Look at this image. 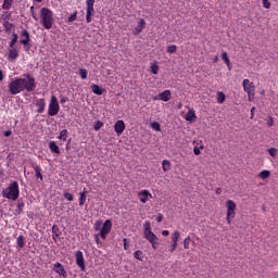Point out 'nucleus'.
I'll return each mask as SVG.
<instances>
[{
    "label": "nucleus",
    "instance_id": "obj_64",
    "mask_svg": "<svg viewBox=\"0 0 278 278\" xmlns=\"http://www.w3.org/2000/svg\"><path fill=\"white\" fill-rule=\"evenodd\" d=\"M83 192H85V194H88V191H86V189H84Z\"/></svg>",
    "mask_w": 278,
    "mask_h": 278
},
{
    "label": "nucleus",
    "instance_id": "obj_55",
    "mask_svg": "<svg viewBox=\"0 0 278 278\" xmlns=\"http://www.w3.org/2000/svg\"><path fill=\"white\" fill-rule=\"evenodd\" d=\"M94 239H96L97 244H101V242L99 241V235H96Z\"/></svg>",
    "mask_w": 278,
    "mask_h": 278
},
{
    "label": "nucleus",
    "instance_id": "obj_28",
    "mask_svg": "<svg viewBox=\"0 0 278 278\" xmlns=\"http://www.w3.org/2000/svg\"><path fill=\"white\" fill-rule=\"evenodd\" d=\"M190 242H192V239L190 238V236H187L182 241L185 250L190 249Z\"/></svg>",
    "mask_w": 278,
    "mask_h": 278
},
{
    "label": "nucleus",
    "instance_id": "obj_33",
    "mask_svg": "<svg viewBox=\"0 0 278 278\" xmlns=\"http://www.w3.org/2000/svg\"><path fill=\"white\" fill-rule=\"evenodd\" d=\"M159 71H160V66L157 65V63H152L151 64V73L153 75H157Z\"/></svg>",
    "mask_w": 278,
    "mask_h": 278
},
{
    "label": "nucleus",
    "instance_id": "obj_3",
    "mask_svg": "<svg viewBox=\"0 0 278 278\" xmlns=\"http://www.w3.org/2000/svg\"><path fill=\"white\" fill-rule=\"evenodd\" d=\"M18 194H21V191L18 190L17 181L11 182L9 187L2 190V197L4 199H9L10 201H16V199H18Z\"/></svg>",
    "mask_w": 278,
    "mask_h": 278
},
{
    "label": "nucleus",
    "instance_id": "obj_43",
    "mask_svg": "<svg viewBox=\"0 0 278 278\" xmlns=\"http://www.w3.org/2000/svg\"><path fill=\"white\" fill-rule=\"evenodd\" d=\"M268 153H269V155H271V157H275L278 153V150H277V148H270L268 150Z\"/></svg>",
    "mask_w": 278,
    "mask_h": 278
},
{
    "label": "nucleus",
    "instance_id": "obj_36",
    "mask_svg": "<svg viewBox=\"0 0 278 278\" xmlns=\"http://www.w3.org/2000/svg\"><path fill=\"white\" fill-rule=\"evenodd\" d=\"M103 127V122L97 121L93 125L94 131H99Z\"/></svg>",
    "mask_w": 278,
    "mask_h": 278
},
{
    "label": "nucleus",
    "instance_id": "obj_50",
    "mask_svg": "<svg viewBox=\"0 0 278 278\" xmlns=\"http://www.w3.org/2000/svg\"><path fill=\"white\" fill-rule=\"evenodd\" d=\"M123 242H124V249L125 251H127V249H129V245L127 244V239H124Z\"/></svg>",
    "mask_w": 278,
    "mask_h": 278
},
{
    "label": "nucleus",
    "instance_id": "obj_30",
    "mask_svg": "<svg viewBox=\"0 0 278 278\" xmlns=\"http://www.w3.org/2000/svg\"><path fill=\"white\" fill-rule=\"evenodd\" d=\"M13 2H14V0H4L3 4H2V9L3 10H10L12 8Z\"/></svg>",
    "mask_w": 278,
    "mask_h": 278
},
{
    "label": "nucleus",
    "instance_id": "obj_62",
    "mask_svg": "<svg viewBox=\"0 0 278 278\" xmlns=\"http://www.w3.org/2000/svg\"><path fill=\"white\" fill-rule=\"evenodd\" d=\"M96 225L99 227V225H101V222H97Z\"/></svg>",
    "mask_w": 278,
    "mask_h": 278
},
{
    "label": "nucleus",
    "instance_id": "obj_22",
    "mask_svg": "<svg viewBox=\"0 0 278 278\" xmlns=\"http://www.w3.org/2000/svg\"><path fill=\"white\" fill-rule=\"evenodd\" d=\"M18 58V50L10 49L8 60H16Z\"/></svg>",
    "mask_w": 278,
    "mask_h": 278
},
{
    "label": "nucleus",
    "instance_id": "obj_39",
    "mask_svg": "<svg viewBox=\"0 0 278 278\" xmlns=\"http://www.w3.org/2000/svg\"><path fill=\"white\" fill-rule=\"evenodd\" d=\"M143 233H147V232H149V231H151V222H146L144 224H143Z\"/></svg>",
    "mask_w": 278,
    "mask_h": 278
},
{
    "label": "nucleus",
    "instance_id": "obj_21",
    "mask_svg": "<svg viewBox=\"0 0 278 278\" xmlns=\"http://www.w3.org/2000/svg\"><path fill=\"white\" fill-rule=\"evenodd\" d=\"M49 149L52 153L60 154V147L58 146V143H55V141H50Z\"/></svg>",
    "mask_w": 278,
    "mask_h": 278
},
{
    "label": "nucleus",
    "instance_id": "obj_58",
    "mask_svg": "<svg viewBox=\"0 0 278 278\" xmlns=\"http://www.w3.org/2000/svg\"><path fill=\"white\" fill-rule=\"evenodd\" d=\"M157 100H160V96L153 97V101H157Z\"/></svg>",
    "mask_w": 278,
    "mask_h": 278
},
{
    "label": "nucleus",
    "instance_id": "obj_53",
    "mask_svg": "<svg viewBox=\"0 0 278 278\" xmlns=\"http://www.w3.org/2000/svg\"><path fill=\"white\" fill-rule=\"evenodd\" d=\"M4 136H5L7 138H9V136H12V131H10V130L4 131Z\"/></svg>",
    "mask_w": 278,
    "mask_h": 278
},
{
    "label": "nucleus",
    "instance_id": "obj_32",
    "mask_svg": "<svg viewBox=\"0 0 278 278\" xmlns=\"http://www.w3.org/2000/svg\"><path fill=\"white\" fill-rule=\"evenodd\" d=\"M34 170H35V173H36L37 179H41V180H42V173L40 172V166L35 165V166H34Z\"/></svg>",
    "mask_w": 278,
    "mask_h": 278
},
{
    "label": "nucleus",
    "instance_id": "obj_13",
    "mask_svg": "<svg viewBox=\"0 0 278 278\" xmlns=\"http://www.w3.org/2000/svg\"><path fill=\"white\" fill-rule=\"evenodd\" d=\"M144 27H147V22L143 18L139 20L137 27L134 29L135 36H138V34H141Z\"/></svg>",
    "mask_w": 278,
    "mask_h": 278
},
{
    "label": "nucleus",
    "instance_id": "obj_31",
    "mask_svg": "<svg viewBox=\"0 0 278 278\" xmlns=\"http://www.w3.org/2000/svg\"><path fill=\"white\" fill-rule=\"evenodd\" d=\"M226 96L223 93V91L217 92V103H225Z\"/></svg>",
    "mask_w": 278,
    "mask_h": 278
},
{
    "label": "nucleus",
    "instance_id": "obj_61",
    "mask_svg": "<svg viewBox=\"0 0 278 278\" xmlns=\"http://www.w3.org/2000/svg\"><path fill=\"white\" fill-rule=\"evenodd\" d=\"M37 3H42L43 0H35Z\"/></svg>",
    "mask_w": 278,
    "mask_h": 278
},
{
    "label": "nucleus",
    "instance_id": "obj_51",
    "mask_svg": "<svg viewBox=\"0 0 278 278\" xmlns=\"http://www.w3.org/2000/svg\"><path fill=\"white\" fill-rule=\"evenodd\" d=\"M254 116H255V106L251 109V118H253Z\"/></svg>",
    "mask_w": 278,
    "mask_h": 278
},
{
    "label": "nucleus",
    "instance_id": "obj_14",
    "mask_svg": "<svg viewBox=\"0 0 278 278\" xmlns=\"http://www.w3.org/2000/svg\"><path fill=\"white\" fill-rule=\"evenodd\" d=\"M185 119L188 123H194L197 121V113L193 111V109H190L187 114L185 115Z\"/></svg>",
    "mask_w": 278,
    "mask_h": 278
},
{
    "label": "nucleus",
    "instance_id": "obj_4",
    "mask_svg": "<svg viewBox=\"0 0 278 278\" xmlns=\"http://www.w3.org/2000/svg\"><path fill=\"white\" fill-rule=\"evenodd\" d=\"M242 87L244 92H247L248 94V101H255V85H253V83L250 79L245 78L242 81Z\"/></svg>",
    "mask_w": 278,
    "mask_h": 278
},
{
    "label": "nucleus",
    "instance_id": "obj_42",
    "mask_svg": "<svg viewBox=\"0 0 278 278\" xmlns=\"http://www.w3.org/2000/svg\"><path fill=\"white\" fill-rule=\"evenodd\" d=\"M167 53H177V46L172 45L167 48Z\"/></svg>",
    "mask_w": 278,
    "mask_h": 278
},
{
    "label": "nucleus",
    "instance_id": "obj_57",
    "mask_svg": "<svg viewBox=\"0 0 278 278\" xmlns=\"http://www.w3.org/2000/svg\"><path fill=\"white\" fill-rule=\"evenodd\" d=\"M0 81H3V71L0 70Z\"/></svg>",
    "mask_w": 278,
    "mask_h": 278
},
{
    "label": "nucleus",
    "instance_id": "obj_9",
    "mask_svg": "<svg viewBox=\"0 0 278 278\" xmlns=\"http://www.w3.org/2000/svg\"><path fill=\"white\" fill-rule=\"evenodd\" d=\"M52 270H54V273H56V275H59L60 277H68L66 269H64V265H62L61 263H55L52 267Z\"/></svg>",
    "mask_w": 278,
    "mask_h": 278
},
{
    "label": "nucleus",
    "instance_id": "obj_10",
    "mask_svg": "<svg viewBox=\"0 0 278 278\" xmlns=\"http://www.w3.org/2000/svg\"><path fill=\"white\" fill-rule=\"evenodd\" d=\"M76 264L80 268V270H86V262L84 261V252H76Z\"/></svg>",
    "mask_w": 278,
    "mask_h": 278
},
{
    "label": "nucleus",
    "instance_id": "obj_52",
    "mask_svg": "<svg viewBox=\"0 0 278 278\" xmlns=\"http://www.w3.org/2000/svg\"><path fill=\"white\" fill-rule=\"evenodd\" d=\"M162 236H170V232L168 230H163Z\"/></svg>",
    "mask_w": 278,
    "mask_h": 278
},
{
    "label": "nucleus",
    "instance_id": "obj_6",
    "mask_svg": "<svg viewBox=\"0 0 278 278\" xmlns=\"http://www.w3.org/2000/svg\"><path fill=\"white\" fill-rule=\"evenodd\" d=\"M59 112H60V103L58 102V98L55 96H52L48 106V114L50 116H58Z\"/></svg>",
    "mask_w": 278,
    "mask_h": 278
},
{
    "label": "nucleus",
    "instance_id": "obj_37",
    "mask_svg": "<svg viewBox=\"0 0 278 278\" xmlns=\"http://www.w3.org/2000/svg\"><path fill=\"white\" fill-rule=\"evenodd\" d=\"M79 75H80L81 79H87L88 78V70L81 68L79 71Z\"/></svg>",
    "mask_w": 278,
    "mask_h": 278
},
{
    "label": "nucleus",
    "instance_id": "obj_47",
    "mask_svg": "<svg viewBox=\"0 0 278 278\" xmlns=\"http://www.w3.org/2000/svg\"><path fill=\"white\" fill-rule=\"evenodd\" d=\"M267 125L268 127H273V125H275V119H273V117H268Z\"/></svg>",
    "mask_w": 278,
    "mask_h": 278
},
{
    "label": "nucleus",
    "instance_id": "obj_56",
    "mask_svg": "<svg viewBox=\"0 0 278 278\" xmlns=\"http://www.w3.org/2000/svg\"><path fill=\"white\" fill-rule=\"evenodd\" d=\"M66 101H67V100H66L65 97H62V98H61V103H62V104L66 103Z\"/></svg>",
    "mask_w": 278,
    "mask_h": 278
},
{
    "label": "nucleus",
    "instance_id": "obj_38",
    "mask_svg": "<svg viewBox=\"0 0 278 278\" xmlns=\"http://www.w3.org/2000/svg\"><path fill=\"white\" fill-rule=\"evenodd\" d=\"M16 42H18V35L13 33V39L11 40L10 48L12 49V47H14Z\"/></svg>",
    "mask_w": 278,
    "mask_h": 278
},
{
    "label": "nucleus",
    "instance_id": "obj_48",
    "mask_svg": "<svg viewBox=\"0 0 278 278\" xmlns=\"http://www.w3.org/2000/svg\"><path fill=\"white\" fill-rule=\"evenodd\" d=\"M194 155H201V149L199 147L193 148Z\"/></svg>",
    "mask_w": 278,
    "mask_h": 278
},
{
    "label": "nucleus",
    "instance_id": "obj_46",
    "mask_svg": "<svg viewBox=\"0 0 278 278\" xmlns=\"http://www.w3.org/2000/svg\"><path fill=\"white\" fill-rule=\"evenodd\" d=\"M74 21H77V11L74 12L70 17H68V22L73 23Z\"/></svg>",
    "mask_w": 278,
    "mask_h": 278
},
{
    "label": "nucleus",
    "instance_id": "obj_17",
    "mask_svg": "<svg viewBox=\"0 0 278 278\" xmlns=\"http://www.w3.org/2000/svg\"><path fill=\"white\" fill-rule=\"evenodd\" d=\"M170 97H172L170 90H165L159 93L160 101H165V102L170 101Z\"/></svg>",
    "mask_w": 278,
    "mask_h": 278
},
{
    "label": "nucleus",
    "instance_id": "obj_23",
    "mask_svg": "<svg viewBox=\"0 0 278 278\" xmlns=\"http://www.w3.org/2000/svg\"><path fill=\"white\" fill-rule=\"evenodd\" d=\"M222 60L227 65L228 70L231 71V61H229V56L227 55V52H223Z\"/></svg>",
    "mask_w": 278,
    "mask_h": 278
},
{
    "label": "nucleus",
    "instance_id": "obj_19",
    "mask_svg": "<svg viewBox=\"0 0 278 278\" xmlns=\"http://www.w3.org/2000/svg\"><path fill=\"white\" fill-rule=\"evenodd\" d=\"M181 238V232L179 230H174L170 235V240L172 242H177L179 243V240Z\"/></svg>",
    "mask_w": 278,
    "mask_h": 278
},
{
    "label": "nucleus",
    "instance_id": "obj_5",
    "mask_svg": "<svg viewBox=\"0 0 278 278\" xmlns=\"http://www.w3.org/2000/svg\"><path fill=\"white\" fill-rule=\"evenodd\" d=\"M226 207H227L226 220L228 225H231V219L236 218V207H237L236 202H233V200H227Z\"/></svg>",
    "mask_w": 278,
    "mask_h": 278
},
{
    "label": "nucleus",
    "instance_id": "obj_63",
    "mask_svg": "<svg viewBox=\"0 0 278 278\" xmlns=\"http://www.w3.org/2000/svg\"><path fill=\"white\" fill-rule=\"evenodd\" d=\"M214 62H218V56H216V58L214 59Z\"/></svg>",
    "mask_w": 278,
    "mask_h": 278
},
{
    "label": "nucleus",
    "instance_id": "obj_41",
    "mask_svg": "<svg viewBox=\"0 0 278 278\" xmlns=\"http://www.w3.org/2000/svg\"><path fill=\"white\" fill-rule=\"evenodd\" d=\"M262 3L265 10H270V0H262Z\"/></svg>",
    "mask_w": 278,
    "mask_h": 278
},
{
    "label": "nucleus",
    "instance_id": "obj_49",
    "mask_svg": "<svg viewBox=\"0 0 278 278\" xmlns=\"http://www.w3.org/2000/svg\"><path fill=\"white\" fill-rule=\"evenodd\" d=\"M156 220H157L159 223H162V220H164V215L159 214V215L156 216Z\"/></svg>",
    "mask_w": 278,
    "mask_h": 278
},
{
    "label": "nucleus",
    "instance_id": "obj_20",
    "mask_svg": "<svg viewBox=\"0 0 278 278\" xmlns=\"http://www.w3.org/2000/svg\"><path fill=\"white\" fill-rule=\"evenodd\" d=\"M91 90L93 92V94H98V96H101L103 94V92H105V89L99 87V85H91Z\"/></svg>",
    "mask_w": 278,
    "mask_h": 278
},
{
    "label": "nucleus",
    "instance_id": "obj_54",
    "mask_svg": "<svg viewBox=\"0 0 278 278\" xmlns=\"http://www.w3.org/2000/svg\"><path fill=\"white\" fill-rule=\"evenodd\" d=\"M215 192H216V194H223V189L217 188V189L215 190Z\"/></svg>",
    "mask_w": 278,
    "mask_h": 278
},
{
    "label": "nucleus",
    "instance_id": "obj_26",
    "mask_svg": "<svg viewBox=\"0 0 278 278\" xmlns=\"http://www.w3.org/2000/svg\"><path fill=\"white\" fill-rule=\"evenodd\" d=\"M66 138H68V130L66 129L61 130L58 139L63 140V142H66Z\"/></svg>",
    "mask_w": 278,
    "mask_h": 278
},
{
    "label": "nucleus",
    "instance_id": "obj_34",
    "mask_svg": "<svg viewBox=\"0 0 278 278\" xmlns=\"http://www.w3.org/2000/svg\"><path fill=\"white\" fill-rule=\"evenodd\" d=\"M177 247H179V243L172 241V244L169 245L168 252L169 253H175L177 251Z\"/></svg>",
    "mask_w": 278,
    "mask_h": 278
},
{
    "label": "nucleus",
    "instance_id": "obj_8",
    "mask_svg": "<svg viewBox=\"0 0 278 278\" xmlns=\"http://www.w3.org/2000/svg\"><path fill=\"white\" fill-rule=\"evenodd\" d=\"M110 231H112V220L108 219L104 222L102 228L100 229V237L102 240H106Z\"/></svg>",
    "mask_w": 278,
    "mask_h": 278
},
{
    "label": "nucleus",
    "instance_id": "obj_15",
    "mask_svg": "<svg viewBox=\"0 0 278 278\" xmlns=\"http://www.w3.org/2000/svg\"><path fill=\"white\" fill-rule=\"evenodd\" d=\"M21 45H23L24 47H27V45H29V31L27 30H23L22 34H21Z\"/></svg>",
    "mask_w": 278,
    "mask_h": 278
},
{
    "label": "nucleus",
    "instance_id": "obj_16",
    "mask_svg": "<svg viewBox=\"0 0 278 278\" xmlns=\"http://www.w3.org/2000/svg\"><path fill=\"white\" fill-rule=\"evenodd\" d=\"M35 105L38 108L37 110L38 114H42V112H45V108L47 106V103L45 102V99H37L35 102Z\"/></svg>",
    "mask_w": 278,
    "mask_h": 278
},
{
    "label": "nucleus",
    "instance_id": "obj_11",
    "mask_svg": "<svg viewBox=\"0 0 278 278\" xmlns=\"http://www.w3.org/2000/svg\"><path fill=\"white\" fill-rule=\"evenodd\" d=\"M141 203H147L149 199H153V194L149 190H142L138 193Z\"/></svg>",
    "mask_w": 278,
    "mask_h": 278
},
{
    "label": "nucleus",
    "instance_id": "obj_7",
    "mask_svg": "<svg viewBox=\"0 0 278 278\" xmlns=\"http://www.w3.org/2000/svg\"><path fill=\"white\" fill-rule=\"evenodd\" d=\"M86 5V21L87 23H92V14H94V0H87Z\"/></svg>",
    "mask_w": 278,
    "mask_h": 278
},
{
    "label": "nucleus",
    "instance_id": "obj_2",
    "mask_svg": "<svg viewBox=\"0 0 278 278\" xmlns=\"http://www.w3.org/2000/svg\"><path fill=\"white\" fill-rule=\"evenodd\" d=\"M40 21L45 29H51L53 27V23H55V20L53 18V11L48 8H41Z\"/></svg>",
    "mask_w": 278,
    "mask_h": 278
},
{
    "label": "nucleus",
    "instance_id": "obj_1",
    "mask_svg": "<svg viewBox=\"0 0 278 278\" xmlns=\"http://www.w3.org/2000/svg\"><path fill=\"white\" fill-rule=\"evenodd\" d=\"M8 88L11 94H20L23 90L34 92V90H36V79L30 75L24 78H15L9 83Z\"/></svg>",
    "mask_w": 278,
    "mask_h": 278
},
{
    "label": "nucleus",
    "instance_id": "obj_24",
    "mask_svg": "<svg viewBox=\"0 0 278 278\" xmlns=\"http://www.w3.org/2000/svg\"><path fill=\"white\" fill-rule=\"evenodd\" d=\"M134 258L142 262V260H144V253L140 250H137L134 252Z\"/></svg>",
    "mask_w": 278,
    "mask_h": 278
},
{
    "label": "nucleus",
    "instance_id": "obj_29",
    "mask_svg": "<svg viewBox=\"0 0 278 278\" xmlns=\"http://www.w3.org/2000/svg\"><path fill=\"white\" fill-rule=\"evenodd\" d=\"M258 177H260L261 179H268V177H270V170H268V169L262 170V172L258 174Z\"/></svg>",
    "mask_w": 278,
    "mask_h": 278
},
{
    "label": "nucleus",
    "instance_id": "obj_18",
    "mask_svg": "<svg viewBox=\"0 0 278 278\" xmlns=\"http://www.w3.org/2000/svg\"><path fill=\"white\" fill-rule=\"evenodd\" d=\"M143 238H146V240H148V242H153V240H157V236L155 233H153V231H149V232H143Z\"/></svg>",
    "mask_w": 278,
    "mask_h": 278
},
{
    "label": "nucleus",
    "instance_id": "obj_40",
    "mask_svg": "<svg viewBox=\"0 0 278 278\" xmlns=\"http://www.w3.org/2000/svg\"><path fill=\"white\" fill-rule=\"evenodd\" d=\"M151 127L154 129V131H161L162 130V127L160 126V123H157V122H153L151 124Z\"/></svg>",
    "mask_w": 278,
    "mask_h": 278
},
{
    "label": "nucleus",
    "instance_id": "obj_25",
    "mask_svg": "<svg viewBox=\"0 0 278 278\" xmlns=\"http://www.w3.org/2000/svg\"><path fill=\"white\" fill-rule=\"evenodd\" d=\"M16 244L18 249H23V247H25V237L23 235L17 237Z\"/></svg>",
    "mask_w": 278,
    "mask_h": 278
},
{
    "label": "nucleus",
    "instance_id": "obj_35",
    "mask_svg": "<svg viewBox=\"0 0 278 278\" xmlns=\"http://www.w3.org/2000/svg\"><path fill=\"white\" fill-rule=\"evenodd\" d=\"M80 198H79V205H85L86 204V192H80L79 193Z\"/></svg>",
    "mask_w": 278,
    "mask_h": 278
},
{
    "label": "nucleus",
    "instance_id": "obj_60",
    "mask_svg": "<svg viewBox=\"0 0 278 278\" xmlns=\"http://www.w3.org/2000/svg\"><path fill=\"white\" fill-rule=\"evenodd\" d=\"M181 108H184V104L179 103L178 104V110H181Z\"/></svg>",
    "mask_w": 278,
    "mask_h": 278
},
{
    "label": "nucleus",
    "instance_id": "obj_59",
    "mask_svg": "<svg viewBox=\"0 0 278 278\" xmlns=\"http://www.w3.org/2000/svg\"><path fill=\"white\" fill-rule=\"evenodd\" d=\"M33 18H34L35 21H38V16H36V14H34V13H33Z\"/></svg>",
    "mask_w": 278,
    "mask_h": 278
},
{
    "label": "nucleus",
    "instance_id": "obj_44",
    "mask_svg": "<svg viewBox=\"0 0 278 278\" xmlns=\"http://www.w3.org/2000/svg\"><path fill=\"white\" fill-rule=\"evenodd\" d=\"M150 244L154 250H157V248L160 247V243L157 242V240L150 241Z\"/></svg>",
    "mask_w": 278,
    "mask_h": 278
},
{
    "label": "nucleus",
    "instance_id": "obj_45",
    "mask_svg": "<svg viewBox=\"0 0 278 278\" xmlns=\"http://www.w3.org/2000/svg\"><path fill=\"white\" fill-rule=\"evenodd\" d=\"M64 199H66L67 201H73L74 200V197L72 193H68V192H65L63 194Z\"/></svg>",
    "mask_w": 278,
    "mask_h": 278
},
{
    "label": "nucleus",
    "instance_id": "obj_12",
    "mask_svg": "<svg viewBox=\"0 0 278 278\" xmlns=\"http://www.w3.org/2000/svg\"><path fill=\"white\" fill-rule=\"evenodd\" d=\"M125 122L123 119H118L115 124H114V131L115 134H117L118 136H121L123 134V131H125Z\"/></svg>",
    "mask_w": 278,
    "mask_h": 278
},
{
    "label": "nucleus",
    "instance_id": "obj_27",
    "mask_svg": "<svg viewBox=\"0 0 278 278\" xmlns=\"http://www.w3.org/2000/svg\"><path fill=\"white\" fill-rule=\"evenodd\" d=\"M162 168H163L164 173H168V170H170V161L164 160L162 162Z\"/></svg>",
    "mask_w": 278,
    "mask_h": 278
}]
</instances>
